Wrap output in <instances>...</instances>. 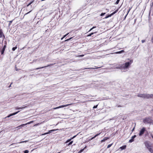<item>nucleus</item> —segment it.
<instances>
[{"mask_svg":"<svg viewBox=\"0 0 153 153\" xmlns=\"http://www.w3.org/2000/svg\"><path fill=\"white\" fill-rule=\"evenodd\" d=\"M133 62V60L131 59L129 62H126L124 64L119 65L116 67L115 68L120 69L122 72H126L127 71V69L129 68Z\"/></svg>","mask_w":153,"mask_h":153,"instance_id":"1","label":"nucleus"},{"mask_svg":"<svg viewBox=\"0 0 153 153\" xmlns=\"http://www.w3.org/2000/svg\"><path fill=\"white\" fill-rule=\"evenodd\" d=\"M137 97L149 99L150 98H153V94H138Z\"/></svg>","mask_w":153,"mask_h":153,"instance_id":"2","label":"nucleus"},{"mask_svg":"<svg viewBox=\"0 0 153 153\" xmlns=\"http://www.w3.org/2000/svg\"><path fill=\"white\" fill-rule=\"evenodd\" d=\"M151 118L150 117H146L144 118L143 120V122L145 124H151Z\"/></svg>","mask_w":153,"mask_h":153,"instance_id":"3","label":"nucleus"},{"mask_svg":"<svg viewBox=\"0 0 153 153\" xmlns=\"http://www.w3.org/2000/svg\"><path fill=\"white\" fill-rule=\"evenodd\" d=\"M144 144L148 149L153 146L150 144L149 142L148 141H146L145 142Z\"/></svg>","mask_w":153,"mask_h":153,"instance_id":"4","label":"nucleus"},{"mask_svg":"<svg viewBox=\"0 0 153 153\" xmlns=\"http://www.w3.org/2000/svg\"><path fill=\"white\" fill-rule=\"evenodd\" d=\"M72 104H66V105H62L59 106L58 107H55V108H53V109H54V110L56 109H59V108H63V107H66V106H68V105H71Z\"/></svg>","mask_w":153,"mask_h":153,"instance_id":"5","label":"nucleus"},{"mask_svg":"<svg viewBox=\"0 0 153 153\" xmlns=\"http://www.w3.org/2000/svg\"><path fill=\"white\" fill-rule=\"evenodd\" d=\"M146 131V128L145 127H143L140 131L139 133V136H141L144 133L145 131Z\"/></svg>","mask_w":153,"mask_h":153,"instance_id":"6","label":"nucleus"},{"mask_svg":"<svg viewBox=\"0 0 153 153\" xmlns=\"http://www.w3.org/2000/svg\"><path fill=\"white\" fill-rule=\"evenodd\" d=\"M55 64V63H54V64H50L49 65H47L46 66H44V67H40V68H36L35 69H33V70H29V71H32L33 70H38V69H40V68H46V67H49V66H52L53 65Z\"/></svg>","mask_w":153,"mask_h":153,"instance_id":"7","label":"nucleus"},{"mask_svg":"<svg viewBox=\"0 0 153 153\" xmlns=\"http://www.w3.org/2000/svg\"><path fill=\"white\" fill-rule=\"evenodd\" d=\"M118 11V9H117L115 11H114V12L111 14H109L108 15V16H106L105 17V19H107L108 18V17H111L112 15H113L115 13H116Z\"/></svg>","mask_w":153,"mask_h":153,"instance_id":"8","label":"nucleus"},{"mask_svg":"<svg viewBox=\"0 0 153 153\" xmlns=\"http://www.w3.org/2000/svg\"><path fill=\"white\" fill-rule=\"evenodd\" d=\"M136 136H137L136 135H134L133 136H132L131 137V139H130L129 140L128 142L130 143L132 142L133 141H134V139L136 137Z\"/></svg>","mask_w":153,"mask_h":153,"instance_id":"9","label":"nucleus"},{"mask_svg":"<svg viewBox=\"0 0 153 153\" xmlns=\"http://www.w3.org/2000/svg\"><path fill=\"white\" fill-rule=\"evenodd\" d=\"M20 111H18L17 112H14V113H13L12 114H9V115H8V116H7V117H6H6H9L13 115H16V114H17L18 113H19V112Z\"/></svg>","mask_w":153,"mask_h":153,"instance_id":"10","label":"nucleus"},{"mask_svg":"<svg viewBox=\"0 0 153 153\" xmlns=\"http://www.w3.org/2000/svg\"><path fill=\"white\" fill-rule=\"evenodd\" d=\"M55 130V129H52V130H50L48 132H47V133H44V134H42V135H46V134H48L49 133H51L53 131H55L56 130Z\"/></svg>","mask_w":153,"mask_h":153,"instance_id":"11","label":"nucleus"},{"mask_svg":"<svg viewBox=\"0 0 153 153\" xmlns=\"http://www.w3.org/2000/svg\"><path fill=\"white\" fill-rule=\"evenodd\" d=\"M6 47V45H4V46L3 47V48L1 50V54L2 55L3 54V53H4Z\"/></svg>","mask_w":153,"mask_h":153,"instance_id":"12","label":"nucleus"},{"mask_svg":"<svg viewBox=\"0 0 153 153\" xmlns=\"http://www.w3.org/2000/svg\"><path fill=\"white\" fill-rule=\"evenodd\" d=\"M94 68H84L83 69H82V70H84L86 69H97L99 68H100L101 67H97L96 66H94Z\"/></svg>","mask_w":153,"mask_h":153,"instance_id":"13","label":"nucleus"},{"mask_svg":"<svg viewBox=\"0 0 153 153\" xmlns=\"http://www.w3.org/2000/svg\"><path fill=\"white\" fill-rule=\"evenodd\" d=\"M26 107V106L24 107H15V109L16 110H18V109H23L24 108H25Z\"/></svg>","mask_w":153,"mask_h":153,"instance_id":"14","label":"nucleus"},{"mask_svg":"<svg viewBox=\"0 0 153 153\" xmlns=\"http://www.w3.org/2000/svg\"><path fill=\"white\" fill-rule=\"evenodd\" d=\"M124 52V51L123 50H121L119 51L116 52L114 53H116V54H120L122 53H123Z\"/></svg>","mask_w":153,"mask_h":153,"instance_id":"15","label":"nucleus"},{"mask_svg":"<svg viewBox=\"0 0 153 153\" xmlns=\"http://www.w3.org/2000/svg\"><path fill=\"white\" fill-rule=\"evenodd\" d=\"M109 139V137H105L104 138V139L101 140V142H105V140H107L108 139Z\"/></svg>","mask_w":153,"mask_h":153,"instance_id":"16","label":"nucleus"},{"mask_svg":"<svg viewBox=\"0 0 153 153\" xmlns=\"http://www.w3.org/2000/svg\"><path fill=\"white\" fill-rule=\"evenodd\" d=\"M126 148V146L124 145V146L120 147V149H121V150H122L123 149H125Z\"/></svg>","mask_w":153,"mask_h":153,"instance_id":"17","label":"nucleus"},{"mask_svg":"<svg viewBox=\"0 0 153 153\" xmlns=\"http://www.w3.org/2000/svg\"><path fill=\"white\" fill-rule=\"evenodd\" d=\"M151 153H153V146L148 149Z\"/></svg>","mask_w":153,"mask_h":153,"instance_id":"18","label":"nucleus"},{"mask_svg":"<svg viewBox=\"0 0 153 153\" xmlns=\"http://www.w3.org/2000/svg\"><path fill=\"white\" fill-rule=\"evenodd\" d=\"M131 8H130V7L128 8V12H127V14L125 16V18H124V19H125L126 18V17L128 14V13L130 11V10H131Z\"/></svg>","mask_w":153,"mask_h":153,"instance_id":"19","label":"nucleus"},{"mask_svg":"<svg viewBox=\"0 0 153 153\" xmlns=\"http://www.w3.org/2000/svg\"><path fill=\"white\" fill-rule=\"evenodd\" d=\"M33 122V121H30L29 122H28V123H26L25 124H22L21 125V126H23L24 125H26L27 124H30V123H32V122Z\"/></svg>","mask_w":153,"mask_h":153,"instance_id":"20","label":"nucleus"},{"mask_svg":"<svg viewBox=\"0 0 153 153\" xmlns=\"http://www.w3.org/2000/svg\"><path fill=\"white\" fill-rule=\"evenodd\" d=\"M86 147V146H85L84 148L82 149L81 150H80L79 152H78V153H81L85 149Z\"/></svg>","mask_w":153,"mask_h":153,"instance_id":"21","label":"nucleus"},{"mask_svg":"<svg viewBox=\"0 0 153 153\" xmlns=\"http://www.w3.org/2000/svg\"><path fill=\"white\" fill-rule=\"evenodd\" d=\"M13 20L14 19H13L11 21H10L8 22H9V24H8V26H10L11 25Z\"/></svg>","mask_w":153,"mask_h":153,"instance_id":"22","label":"nucleus"},{"mask_svg":"<svg viewBox=\"0 0 153 153\" xmlns=\"http://www.w3.org/2000/svg\"><path fill=\"white\" fill-rule=\"evenodd\" d=\"M17 48V46H16L15 47H14L12 49V50L13 51H14Z\"/></svg>","mask_w":153,"mask_h":153,"instance_id":"23","label":"nucleus"},{"mask_svg":"<svg viewBox=\"0 0 153 153\" xmlns=\"http://www.w3.org/2000/svg\"><path fill=\"white\" fill-rule=\"evenodd\" d=\"M95 33H92L90 34H89L88 35H87V36H91L92 35H93Z\"/></svg>","mask_w":153,"mask_h":153,"instance_id":"24","label":"nucleus"},{"mask_svg":"<svg viewBox=\"0 0 153 153\" xmlns=\"http://www.w3.org/2000/svg\"><path fill=\"white\" fill-rule=\"evenodd\" d=\"M100 134V133L99 134H97L95 135L94 137H93V138H94V139L96 137H97V136L99 135Z\"/></svg>","mask_w":153,"mask_h":153,"instance_id":"25","label":"nucleus"},{"mask_svg":"<svg viewBox=\"0 0 153 153\" xmlns=\"http://www.w3.org/2000/svg\"><path fill=\"white\" fill-rule=\"evenodd\" d=\"M28 142V140H25V141H21V142H19L18 143H26V142Z\"/></svg>","mask_w":153,"mask_h":153,"instance_id":"26","label":"nucleus"},{"mask_svg":"<svg viewBox=\"0 0 153 153\" xmlns=\"http://www.w3.org/2000/svg\"><path fill=\"white\" fill-rule=\"evenodd\" d=\"M112 144H111L108 145L107 146V148H109L112 145Z\"/></svg>","mask_w":153,"mask_h":153,"instance_id":"27","label":"nucleus"},{"mask_svg":"<svg viewBox=\"0 0 153 153\" xmlns=\"http://www.w3.org/2000/svg\"><path fill=\"white\" fill-rule=\"evenodd\" d=\"M72 38H73V37H71V38H69V39H68L65 40V42L68 41H69V40H71V39Z\"/></svg>","mask_w":153,"mask_h":153,"instance_id":"28","label":"nucleus"},{"mask_svg":"<svg viewBox=\"0 0 153 153\" xmlns=\"http://www.w3.org/2000/svg\"><path fill=\"white\" fill-rule=\"evenodd\" d=\"M73 143V141H71V142H70L68 143V145L69 146V145H71Z\"/></svg>","mask_w":153,"mask_h":153,"instance_id":"29","label":"nucleus"},{"mask_svg":"<svg viewBox=\"0 0 153 153\" xmlns=\"http://www.w3.org/2000/svg\"><path fill=\"white\" fill-rule=\"evenodd\" d=\"M2 32L0 30V38L2 36Z\"/></svg>","mask_w":153,"mask_h":153,"instance_id":"30","label":"nucleus"},{"mask_svg":"<svg viewBox=\"0 0 153 153\" xmlns=\"http://www.w3.org/2000/svg\"><path fill=\"white\" fill-rule=\"evenodd\" d=\"M71 140H72L71 138L70 139H69L68 140L66 141V143H68L69 142H70V141Z\"/></svg>","mask_w":153,"mask_h":153,"instance_id":"31","label":"nucleus"},{"mask_svg":"<svg viewBox=\"0 0 153 153\" xmlns=\"http://www.w3.org/2000/svg\"><path fill=\"white\" fill-rule=\"evenodd\" d=\"M24 153H28L29 151L28 150H26L24 151Z\"/></svg>","mask_w":153,"mask_h":153,"instance_id":"32","label":"nucleus"},{"mask_svg":"<svg viewBox=\"0 0 153 153\" xmlns=\"http://www.w3.org/2000/svg\"><path fill=\"white\" fill-rule=\"evenodd\" d=\"M120 0H117V1H116V2L115 3V4H118L119 3Z\"/></svg>","mask_w":153,"mask_h":153,"instance_id":"33","label":"nucleus"},{"mask_svg":"<svg viewBox=\"0 0 153 153\" xmlns=\"http://www.w3.org/2000/svg\"><path fill=\"white\" fill-rule=\"evenodd\" d=\"M105 14V13H101V14L100 15V16H104Z\"/></svg>","mask_w":153,"mask_h":153,"instance_id":"34","label":"nucleus"},{"mask_svg":"<svg viewBox=\"0 0 153 153\" xmlns=\"http://www.w3.org/2000/svg\"><path fill=\"white\" fill-rule=\"evenodd\" d=\"M34 1V0H33L32 1H31L30 2L29 4L30 5V4H31L33 3Z\"/></svg>","mask_w":153,"mask_h":153,"instance_id":"35","label":"nucleus"},{"mask_svg":"<svg viewBox=\"0 0 153 153\" xmlns=\"http://www.w3.org/2000/svg\"><path fill=\"white\" fill-rule=\"evenodd\" d=\"M97 106H98V105H97L94 106L93 107V108H97Z\"/></svg>","mask_w":153,"mask_h":153,"instance_id":"36","label":"nucleus"},{"mask_svg":"<svg viewBox=\"0 0 153 153\" xmlns=\"http://www.w3.org/2000/svg\"><path fill=\"white\" fill-rule=\"evenodd\" d=\"M146 41L145 40H142L141 41L142 42V43H144Z\"/></svg>","mask_w":153,"mask_h":153,"instance_id":"37","label":"nucleus"},{"mask_svg":"<svg viewBox=\"0 0 153 153\" xmlns=\"http://www.w3.org/2000/svg\"><path fill=\"white\" fill-rule=\"evenodd\" d=\"M31 11H30L29 12H27V13H25V14L24 16H25V15H27V14H28L29 13H30V12H31Z\"/></svg>","mask_w":153,"mask_h":153,"instance_id":"38","label":"nucleus"},{"mask_svg":"<svg viewBox=\"0 0 153 153\" xmlns=\"http://www.w3.org/2000/svg\"><path fill=\"white\" fill-rule=\"evenodd\" d=\"M151 124L153 125V120L151 119Z\"/></svg>","mask_w":153,"mask_h":153,"instance_id":"39","label":"nucleus"},{"mask_svg":"<svg viewBox=\"0 0 153 153\" xmlns=\"http://www.w3.org/2000/svg\"><path fill=\"white\" fill-rule=\"evenodd\" d=\"M68 33L67 34H65V35H64V36H63V37H64V38L65 37L67 36V35H68Z\"/></svg>","mask_w":153,"mask_h":153,"instance_id":"40","label":"nucleus"},{"mask_svg":"<svg viewBox=\"0 0 153 153\" xmlns=\"http://www.w3.org/2000/svg\"><path fill=\"white\" fill-rule=\"evenodd\" d=\"M76 135H75L72 138H71L72 139L74 138H75V137H76Z\"/></svg>","mask_w":153,"mask_h":153,"instance_id":"41","label":"nucleus"},{"mask_svg":"<svg viewBox=\"0 0 153 153\" xmlns=\"http://www.w3.org/2000/svg\"><path fill=\"white\" fill-rule=\"evenodd\" d=\"M12 83H11L10 85L8 86V87H10L11 86V85L12 84Z\"/></svg>","mask_w":153,"mask_h":153,"instance_id":"42","label":"nucleus"},{"mask_svg":"<svg viewBox=\"0 0 153 153\" xmlns=\"http://www.w3.org/2000/svg\"><path fill=\"white\" fill-rule=\"evenodd\" d=\"M93 29V28H91V29H90L89 30V31H88V32H90V31L91 30H92Z\"/></svg>","mask_w":153,"mask_h":153,"instance_id":"43","label":"nucleus"},{"mask_svg":"<svg viewBox=\"0 0 153 153\" xmlns=\"http://www.w3.org/2000/svg\"><path fill=\"white\" fill-rule=\"evenodd\" d=\"M96 27H92V28H93V29L95 28Z\"/></svg>","mask_w":153,"mask_h":153,"instance_id":"44","label":"nucleus"},{"mask_svg":"<svg viewBox=\"0 0 153 153\" xmlns=\"http://www.w3.org/2000/svg\"><path fill=\"white\" fill-rule=\"evenodd\" d=\"M94 138H93V137H92L91 138V139H90V140H93V139H94Z\"/></svg>","mask_w":153,"mask_h":153,"instance_id":"45","label":"nucleus"},{"mask_svg":"<svg viewBox=\"0 0 153 153\" xmlns=\"http://www.w3.org/2000/svg\"><path fill=\"white\" fill-rule=\"evenodd\" d=\"M30 5L28 4L27 5V7H28Z\"/></svg>","mask_w":153,"mask_h":153,"instance_id":"46","label":"nucleus"},{"mask_svg":"<svg viewBox=\"0 0 153 153\" xmlns=\"http://www.w3.org/2000/svg\"><path fill=\"white\" fill-rule=\"evenodd\" d=\"M64 38V37H62V38H61V40L63 39Z\"/></svg>","mask_w":153,"mask_h":153,"instance_id":"47","label":"nucleus"},{"mask_svg":"<svg viewBox=\"0 0 153 153\" xmlns=\"http://www.w3.org/2000/svg\"><path fill=\"white\" fill-rule=\"evenodd\" d=\"M80 56H84V55H81Z\"/></svg>","mask_w":153,"mask_h":153,"instance_id":"48","label":"nucleus"},{"mask_svg":"<svg viewBox=\"0 0 153 153\" xmlns=\"http://www.w3.org/2000/svg\"><path fill=\"white\" fill-rule=\"evenodd\" d=\"M134 128L132 129V131H133L134 130Z\"/></svg>","mask_w":153,"mask_h":153,"instance_id":"49","label":"nucleus"},{"mask_svg":"<svg viewBox=\"0 0 153 153\" xmlns=\"http://www.w3.org/2000/svg\"><path fill=\"white\" fill-rule=\"evenodd\" d=\"M152 112H153V109H152Z\"/></svg>","mask_w":153,"mask_h":153,"instance_id":"50","label":"nucleus"},{"mask_svg":"<svg viewBox=\"0 0 153 153\" xmlns=\"http://www.w3.org/2000/svg\"><path fill=\"white\" fill-rule=\"evenodd\" d=\"M16 71H17V69H16Z\"/></svg>","mask_w":153,"mask_h":153,"instance_id":"51","label":"nucleus"},{"mask_svg":"<svg viewBox=\"0 0 153 153\" xmlns=\"http://www.w3.org/2000/svg\"><path fill=\"white\" fill-rule=\"evenodd\" d=\"M1 132H0V133Z\"/></svg>","mask_w":153,"mask_h":153,"instance_id":"52","label":"nucleus"}]
</instances>
